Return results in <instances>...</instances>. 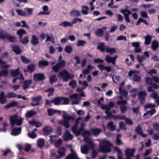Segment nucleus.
<instances>
[{"mask_svg": "<svg viewBox=\"0 0 159 159\" xmlns=\"http://www.w3.org/2000/svg\"><path fill=\"white\" fill-rule=\"evenodd\" d=\"M62 112L63 113L62 117L63 119L59 121L58 123L61 125H63L65 128H68L70 127V125L69 124L70 121L74 120L75 118L74 117L68 114L64 111H63Z\"/></svg>", "mask_w": 159, "mask_h": 159, "instance_id": "nucleus-1", "label": "nucleus"}, {"mask_svg": "<svg viewBox=\"0 0 159 159\" xmlns=\"http://www.w3.org/2000/svg\"><path fill=\"white\" fill-rule=\"evenodd\" d=\"M98 140L100 141V151L105 152H109L111 151V147L112 144L110 142L105 139L100 141L99 139Z\"/></svg>", "mask_w": 159, "mask_h": 159, "instance_id": "nucleus-2", "label": "nucleus"}, {"mask_svg": "<svg viewBox=\"0 0 159 159\" xmlns=\"http://www.w3.org/2000/svg\"><path fill=\"white\" fill-rule=\"evenodd\" d=\"M81 119V117H79L78 118L76 121L75 125L72 127V129L73 132L77 136L79 135L80 134V132H81L83 134V133L84 132L85 130L84 128V127L85 125V124L84 123H82L81 124L80 128L79 130H76V129L77 127V124L78 123L79 121Z\"/></svg>", "mask_w": 159, "mask_h": 159, "instance_id": "nucleus-3", "label": "nucleus"}, {"mask_svg": "<svg viewBox=\"0 0 159 159\" xmlns=\"http://www.w3.org/2000/svg\"><path fill=\"white\" fill-rule=\"evenodd\" d=\"M73 75H71L68 71L64 70L61 71L58 74V77L64 81H67L69 79H71L74 77Z\"/></svg>", "mask_w": 159, "mask_h": 159, "instance_id": "nucleus-4", "label": "nucleus"}, {"mask_svg": "<svg viewBox=\"0 0 159 159\" xmlns=\"http://www.w3.org/2000/svg\"><path fill=\"white\" fill-rule=\"evenodd\" d=\"M91 135L90 133L88 131L85 130L83 133V136L84 137V141L86 143L89 145V148H93L94 146V144L91 139L88 138V136H90Z\"/></svg>", "mask_w": 159, "mask_h": 159, "instance_id": "nucleus-5", "label": "nucleus"}, {"mask_svg": "<svg viewBox=\"0 0 159 159\" xmlns=\"http://www.w3.org/2000/svg\"><path fill=\"white\" fill-rule=\"evenodd\" d=\"M11 124L13 125L15 124L17 125H20L22 123V118H18L17 115L15 114L11 116L10 118Z\"/></svg>", "mask_w": 159, "mask_h": 159, "instance_id": "nucleus-6", "label": "nucleus"}, {"mask_svg": "<svg viewBox=\"0 0 159 159\" xmlns=\"http://www.w3.org/2000/svg\"><path fill=\"white\" fill-rule=\"evenodd\" d=\"M147 93L145 91H142L138 92V98L141 103H144L145 102V98Z\"/></svg>", "mask_w": 159, "mask_h": 159, "instance_id": "nucleus-7", "label": "nucleus"}, {"mask_svg": "<svg viewBox=\"0 0 159 159\" xmlns=\"http://www.w3.org/2000/svg\"><path fill=\"white\" fill-rule=\"evenodd\" d=\"M66 148L64 147H61L59 148L57 151L58 155L56 156V158L57 159H59L65 156L66 155Z\"/></svg>", "mask_w": 159, "mask_h": 159, "instance_id": "nucleus-8", "label": "nucleus"}, {"mask_svg": "<svg viewBox=\"0 0 159 159\" xmlns=\"http://www.w3.org/2000/svg\"><path fill=\"white\" fill-rule=\"evenodd\" d=\"M117 56L111 57L109 55H107L105 56V61L108 63H111L113 65L115 64V62Z\"/></svg>", "mask_w": 159, "mask_h": 159, "instance_id": "nucleus-9", "label": "nucleus"}, {"mask_svg": "<svg viewBox=\"0 0 159 159\" xmlns=\"http://www.w3.org/2000/svg\"><path fill=\"white\" fill-rule=\"evenodd\" d=\"M50 143L53 144L57 148L60 147L62 144V140L61 139H51L50 140Z\"/></svg>", "mask_w": 159, "mask_h": 159, "instance_id": "nucleus-10", "label": "nucleus"}, {"mask_svg": "<svg viewBox=\"0 0 159 159\" xmlns=\"http://www.w3.org/2000/svg\"><path fill=\"white\" fill-rule=\"evenodd\" d=\"M78 96V94H75L70 96V98L72 100V104L76 105L78 104L80 101Z\"/></svg>", "mask_w": 159, "mask_h": 159, "instance_id": "nucleus-11", "label": "nucleus"}, {"mask_svg": "<svg viewBox=\"0 0 159 159\" xmlns=\"http://www.w3.org/2000/svg\"><path fill=\"white\" fill-rule=\"evenodd\" d=\"M34 79L35 81H41L44 80L45 77L43 74L38 73L34 74Z\"/></svg>", "mask_w": 159, "mask_h": 159, "instance_id": "nucleus-12", "label": "nucleus"}, {"mask_svg": "<svg viewBox=\"0 0 159 159\" xmlns=\"http://www.w3.org/2000/svg\"><path fill=\"white\" fill-rule=\"evenodd\" d=\"M134 149H131L129 148L126 149L125 151L126 157H133L134 156V153L135 151Z\"/></svg>", "mask_w": 159, "mask_h": 159, "instance_id": "nucleus-13", "label": "nucleus"}, {"mask_svg": "<svg viewBox=\"0 0 159 159\" xmlns=\"http://www.w3.org/2000/svg\"><path fill=\"white\" fill-rule=\"evenodd\" d=\"M107 128L109 130L113 131L116 129V125L112 121H111L107 125Z\"/></svg>", "mask_w": 159, "mask_h": 159, "instance_id": "nucleus-14", "label": "nucleus"}, {"mask_svg": "<svg viewBox=\"0 0 159 159\" xmlns=\"http://www.w3.org/2000/svg\"><path fill=\"white\" fill-rule=\"evenodd\" d=\"M43 133L45 136H47L52 131V129L51 126H47L43 129Z\"/></svg>", "mask_w": 159, "mask_h": 159, "instance_id": "nucleus-15", "label": "nucleus"}, {"mask_svg": "<svg viewBox=\"0 0 159 159\" xmlns=\"http://www.w3.org/2000/svg\"><path fill=\"white\" fill-rule=\"evenodd\" d=\"M73 138V135L71 134L68 130L66 131L63 135V139L65 141L71 140Z\"/></svg>", "mask_w": 159, "mask_h": 159, "instance_id": "nucleus-16", "label": "nucleus"}, {"mask_svg": "<svg viewBox=\"0 0 159 159\" xmlns=\"http://www.w3.org/2000/svg\"><path fill=\"white\" fill-rule=\"evenodd\" d=\"M89 149L87 144H84L80 147L81 152L83 154H87L89 152Z\"/></svg>", "mask_w": 159, "mask_h": 159, "instance_id": "nucleus-17", "label": "nucleus"}, {"mask_svg": "<svg viewBox=\"0 0 159 159\" xmlns=\"http://www.w3.org/2000/svg\"><path fill=\"white\" fill-rule=\"evenodd\" d=\"M66 159H80L76 152H73L69 154L66 157Z\"/></svg>", "mask_w": 159, "mask_h": 159, "instance_id": "nucleus-18", "label": "nucleus"}, {"mask_svg": "<svg viewBox=\"0 0 159 159\" xmlns=\"http://www.w3.org/2000/svg\"><path fill=\"white\" fill-rule=\"evenodd\" d=\"M117 118L120 120L122 119L123 120H125L126 123L129 125H132L133 124L132 121L130 119L128 118H126L124 116H118L117 117Z\"/></svg>", "mask_w": 159, "mask_h": 159, "instance_id": "nucleus-19", "label": "nucleus"}, {"mask_svg": "<svg viewBox=\"0 0 159 159\" xmlns=\"http://www.w3.org/2000/svg\"><path fill=\"white\" fill-rule=\"evenodd\" d=\"M32 80H25L23 83V88L26 90L29 87V85L32 84Z\"/></svg>", "mask_w": 159, "mask_h": 159, "instance_id": "nucleus-20", "label": "nucleus"}, {"mask_svg": "<svg viewBox=\"0 0 159 159\" xmlns=\"http://www.w3.org/2000/svg\"><path fill=\"white\" fill-rule=\"evenodd\" d=\"M70 15L72 16H80L81 14L80 12L77 10H73L70 12Z\"/></svg>", "mask_w": 159, "mask_h": 159, "instance_id": "nucleus-21", "label": "nucleus"}, {"mask_svg": "<svg viewBox=\"0 0 159 159\" xmlns=\"http://www.w3.org/2000/svg\"><path fill=\"white\" fill-rule=\"evenodd\" d=\"M136 131L137 134L141 135L142 137H145L147 136L146 135L143 134L142 127L138 125L137 127Z\"/></svg>", "mask_w": 159, "mask_h": 159, "instance_id": "nucleus-22", "label": "nucleus"}, {"mask_svg": "<svg viewBox=\"0 0 159 159\" xmlns=\"http://www.w3.org/2000/svg\"><path fill=\"white\" fill-rule=\"evenodd\" d=\"M62 98L61 97H56L52 100V102L55 105H59Z\"/></svg>", "mask_w": 159, "mask_h": 159, "instance_id": "nucleus-23", "label": "nucleus"}, {"mask_svg": "<svg viewBox=\"0 0 159 159\" xmlns=\"http://www.w3.org/2000/svg\"><path fill=\"white\" fill-rule=\"evenodd\" d=\"M7 101L6 97L5 96V93L2 92L0 93V102L2 104H5Z\"/></svg>", "mask_w": 159, "mask_h": 159, "instance_id": "nucleus-24", "label": "nucleus"}, {"mask_svg": "<svg viewBox=\"0 0 159 159\" xmlns=\"http://www.w3.org/2000/svg\"><path fill=\"white\" fill-rule=\"evenodd\" d=\"M0 67L3 68H7L11 66L10 65L6 64V62L3 61L1 58H0Z\"/></svg>", "mask_w": 159, "mask_h": 159, "instance_id": "nucleus-25", "label": "nucleus"}, {"mask_svg": "<svg viewBox=\"0 0 159 159\" xmlns=\"http://www.w3.org/2000/svg\"><path fill=\"white\" fill-rule=\"evenodd\" d=\"M105 51L107 53H109L111 54L116 53V50L115 48H111L110 47H107L105 48Z\"/></svg>", "mask_w": 159, "mask_h": 159, "instance_id": "nucleus-26", "label": "nucleus"}, {"mask_svg": "<svg viewBox=\"0 0 159 159\" xmlns=\"http://www.w3.org/2000/svg\"><path fill=\"white\" fill-rule=\"evenodd\" d=\"M32 40L31 43L34 45H36L39 44V39L38 37L35 35H32Z\"/></svg>", "mask_w": 159, "mask_h": 159, "instance_id": "nucleus-27", "label": "nucleus"}, {"mask_svg": "<svg viewBox=\"0 0 159 159\" xmlns=\"http://www.w3.org/2000/svg\"><path fill=\"white\" fill-rule=\"evenodd\" d=\"M144 39L145 42L144 43L145 45H148L150 43L152 37L150 35L148 34L145 36L144 37Z\"/></svg>", "mask_w": 159, "mask_h": 159, "instance_id": "nucleus-28", "label": "nucleus"}, {"mask_svg": "<svg viewBox=\"0 0 159 159\" xmlns=\"http://www.w3.org/2000/svg\"><path fill=\"white\" fill-rule=\"evenodd\" d=\"M102 130L100 129L95 128L91 130L94 136H97L99 135L101 132Z\"/></svg>", "mask_w": 159, "mask_h": 159, "instance_id": "nucleus-29", "label": "nucleus"}, {"mask_svg": "<svg viewBox=\"0 0 159 159\" xmlns=\"http://www.w3.org/2000/svg\"><path fill=\"white\" fill-rule=\"evenodd\" d=\"M89 8L87 6H83L82 7V13L84 15H87L88 14V11Z\"/></svg>", "mask_w": 159, "mask_h": 159, "instance_id": "nucleus-30", "label": "nucleus"}, {"mask_svg": "<svg viewBox=\"0 0 159 159\" xmlns=\"http://www.w3.org/2000/svg\"><path fill=\"white\" fill-rule=\"evenodd\" d=\"M59 25H60L64 27L68 26L72 27L73 26V25L70 23L66 21L62 22L60 23Z\"/></svg>", "mask_w": 159, "mask_h": 159, "instance_id": "nucleus-31", "label": "nucleus"}, {"mask_svg": "<svg viewBox=\"0 0 159 159\" xmlns=\"http://www.w3.org/2000/svg\"><path fill=\"white\" fill-rule=\"evenodd\" d=\"M159 46L158 42L157 41H153L151 46V48L153 50H155Z\"/></svg>", "mask_w": 159, "mask_h": 159, "instance_id": "nucleus-32", "label": "nucleus"}, {"mask_svg": "<svg viewBox=\"0 0 159 159\" xmlns=\"http://www.w3.org/2000/svg\"><path fill=\"white\" fill-rule=\"evenodd\" d=\"M44 140L42 139H40L38 140L37 145L38 147L40 148H42L44 145Z\"/></svg>", "mask_w": 159, "mask_h": 159, "instance_id": "nucleus-33", "label": "nucleus"}, {"mask_svg": "<svg viewBox=\"0 0 159 159\" xmlns=\"http://www.w3.org/2000/svg\"><path fill=\"white\" fill-rule=\"evenodd\" d=\"M29 123L30 125H34L37 127H39L41 126V124L40 122L37 121H36L34 120H33L30 121Z\"/></svg>", "mask_w": 159, "mask_h": 159, "instance_id": "nucleus-34", "label": "nucleus"}, {"mask_svg": "<svg viewBox=\"0 0 159 159\" xmlns=\"http://www.w3.org/2000/svg\"><path fill=\"white\" fill-rule=\"evenodd\" d=\"M16 33L20 36V39H21L22 35L26 34V31L24 29H20L17 31Z\"/></svg>", "mask_w": 159, "mask_h": 159, "instance_id": "nucleus-35", "label": "nucleus"}, {"mask_svg": "<svg viewBox=\"0 0 159 159\" xmlns=\"http://www.w3.org/2000/svg\"><path fill=\"white\" fill-rule=\"evenodd\" d=\"M49 63L48 61L45 60H43L40 61L39 62V67H41L42 66H46L48 65Z\"/></svg>", "mask_w": 159, "mask_h": 159, "instance_id": "nucleus-36", "label": "nucleus"}, {"mask_svg": "<svg viewBox=\"0 0 159 159\" xmlns=\"http://www.w3.org/2000/svg\"><path fill=\"white\" fill-rule=\"evenodd\" d=\"M21 132V128H16L14 129L12 132L11 133V134L14 135L16 136L19 134Z\"/></svg>", "mask_w": 159, "mask_h": 159, "instance_id": "nucleus-37", "label": "nucleus"}, {"mask_svg": "<svg viewBox=\"0 0 159 159\" xmlns=\"http://www.w3.org/2000/svg\"><path fill=\"white\" fill-rule=\"evenodd\" d=\"M46 39L45 40L46 42H47L48 41H50L53 43H54V38L52 35L50 36L48 34H46Z\"/></svg>", "mask_w": 159, "mask_h": 159, "instance_id": "nucleus-38", "label": "nucleus"}, {"mask_svg": "<svg viewBox=\"0 0 159 159\" xmlns=\"http://www.w3.org/2000/svg\"><path fill=\"white\" fill-rule=\"evenodd\" d=\"M57 79V78L55 75H52L49 77V80L51 84H52L53 82L56 81Z\"/></svg>", "mask_w": 159, "mask_h": 159, "instance_id": "nucleus-39", "label": "nucleus"}, {"mask_svg": "<svg viewBox=\"0 0 159 159\" xmlns=\"http://www.w3.org/2000/svg\"><path fill=\"white\" fill-rule=\"evenodd\" d=\"M120 11L124 15V14L129 15L131 14V12L127 8L121 9Z\"/></svg>", "mask_w": 159, "mask_h": 159, "instance_id": "nucleus-40", "label": "nucleus"}, {"mask_svg": "<svg viewBox=\"0 0 159 159\" xmlns=\"http://www.w3.org/2000/svg\"><path fill=\"white\" fill-rule=\"evenodd\" d=\"M24 10L25 12H27V13H26L27 16L33 15V8L26 7L25 8Z\"/></svg>", "mask_w": 159, "mask_h": 159, "instance_id": "nucleus-41", "label": "nucleus"}, {"mask_svg": "<svg viewBox=\"0 0 159 159\" xmlns=\"http://www.w3.org/2000/svg\"><path fill=\"white\" fill-rule=\"evenodd\" d=\"M13 51L16 54H19L21 53V51L19 47L18 46H15L13 47Z\"/></svg>", "mask_w": 159, "mask_h": 159, "instance_id": "nucleus-42", "label": "nucleus"}, {"mask_svg": "<svg viewBox=\"0 0 159 159\" xmlns=\"http://www.w3.org/2000/svg\"><path fill=\"white\" fill-rule=\"evenodd\" d=\"M36 114V112L35 111L30 110L26 113V116L27 117L30 118Z\"/></svg>", "mask_w": 159, "mask_h": 159, "instance_id": "nucleus-43", "label": "nucleus"}, {"mask_svg": "<svg viewBox=\"0 0 159 159\" xmlns=\"http://www.w3.org/2000/svg\"><path fill=\"white\" fill-rule=\"evenodd\" d=\"M16 11L18 14L19 16H27V14L25 11H23L21 10L18 9L16 10Z\"/></svg>", "mask_w": 159, "mask_h": 159, "instance_id": "nucleus-44", "label": "nucleus"}, {"mask_svg": "<svg viewBox=\"0 0 159 159\" xmlns=\"http://www.w3.org/2000/svg\"><path fill=\"white\" fill-rule=\"evenodd\" d=\"M101 108L102 109L106 110V113L107 114H109V112L110 110L108 105L103 104L101 107Z\"/></svg>", "mask_w": 159, "mask_h": 159, "instance_id": "nucleus-45", "label": "nucleus"}, {"mask_svg": "<svg viewBox=\"0 0 159 159\" xmlns=\"http://www.w3.org/2000/svg\"><path fill=\"white\" fill-rule=\"evenodd\" d=\"M105 47L104 43H100L98 45V48L101 52H104L105 50Z\"/></svg>", "mask_w": 159, "mask_h": 159, "instance_id": "nucleus-46", "label": "nucleus"}, {"mask_svg": "<svg viewBox=\"0 0 159 159\" xmlns=\"http://www.w3.org/2000/svg\"><path fill=\"white\" fill-rule=\"evenodd\" d=\"M91 67L93 68V67L91 66L90 65H88L87 66V68L83 70V74L85 75L88 74L89 73V70H90Z\"/></svg>", "mask_w": 159, "mask_h": 159, "instance_id": "nucleus-47", "label": "nucleus"}, {"mask_svg": "<svg viewBox=\"0 0 159 159\" xmlns=\"http://www.w3.org/2000/svg\"><path fill=\"white\" fill-rule=\"evenodd\" d=\"M132 79L134 81L139 82L141 80V77L137 73L133 77Z\"/></svg>", "mask_w": 159, "mask_h": 159, "instance_id": "nucleus-48", "label": "nucleus"}, {"mask_svg": "<svg viewBox=\"0 0 159 159\" xmlns=\"http://www.w3.org/2000/svg\"><path fill=\"white\" fill-rule=\"evenodd\" d=\"M35 69V65L34 64L29 65L28 67V71L29 72H32Z\"/></svg>", "mask_w": 159, "mask_h": 159, "instance_id": "nucleus-49", "label": "nucleus"}, {"mask_svg": "<svg viewBox=\"0 0 159 159\" xmlns=\"http://www.w3.org/2000/svg\"><path fill=\"white\" fill-rule=\"evenodd\" d=\"M17 104V103L16 102H11V103L5 106V107H6L7 109H8L10 107H14L16 106Z\"/></svg>", "mask_w": 159, "mask_h": 159, "instance_id": "nucleus-50", "label": "nucleus"}, {"mask_svg": "<svg viewBox=\"0 0 159 159\" xmlns=\"http://www.w3.org/2000/svg\"><path fill=\"white\" fill-rule=\"evenodd\" d=\"M19 69H17L15 70H12L11 71V74L14 76H16L18 75L20 73L19 71Z\"/></svg>", "mask_w": 159, "mask_h": 159, "instance_id": "nucleus-51", "label": "nucleus"}, {"mask_svg": "<svg viewBox=\"0 0 159 159\" xmlns=\"http://www.w3.org/2000/svg\"><path fill=\"white\" fill-rule=\"evenodd\" d=\"M16 97V94L12 92L8 93L6 96V97L7 98H14Z\"/></svg>", "mask_w": 159, "mask_h": 159, "instance_id": "nucleus-52", "label": "nucleus"}, {"mask_svg": "<svg viewBox=\"0 0 159 159\" xmlns=\"http://www.w3.org/2000/svg\"><path fill=\"white\" fill-rule=\"evenodd\" d=\"M72 50V47L69 46H66L64 49L65 51L68 53H70Z\"/></svg>", "mask_w": 159, "mask_h": 159, "instance_id": "nucleus-53", "label": "nucleus"}, {"mask_svg": "<svg viewBox=\"0 0 159 159\" xmlns=\"http://www.w3.org/2000/svg\"><path fill=\"white\" fill-rule=\"evenodd\" d=\"M145 81L147 85H151L152 84V80L151 78L150 77H147Z\"/></svg>", "mask_w": 159, "mask_h": 159, "instance_id": "nucleus-54", "label": "nucleus"}, {"mask_svg": "<svg viewBox=\"0 0 159 159\" xmlns=\"http://www.w3.org/2000/svg\"><path fill=\"white\" fill-rule=\"evenodd\" d=\"M137 59L138 61L140 63H142L143 61L146 59V58L143 56H142L140 57L139 55L137 56Z\"/></svg>", "mask_w": 159, "mask_h": 159, "instance_id": "nucleus-55", "label": "nucleus"}, {"mask_svg": "<svg viewBox=\"0 0 159 159\" xmlns=\"http://www.w3.org/2000/svg\"><path fill=\"white\" fill-rule=\"evenodd\" d=\"M21 42L24 44H26L29 42L28 37H25L23 39H21Z\"/></svg>", "mask_w": 159, "mask_h": 159, "instance_id": "nucleus-56", "label": "nucleus"}, {"mask_svg": "<svg viewBox=\"0 0 159 159\" xmlns=\"http://www.w3.org/2000/svg\"><path fill=\"white\" fill-rule=\"evenodd\" d=\"M96 34L98 37H100L103 36V34L102 30L101 29L98 30L96 32Z\"/></svg>", "mask_w": 159, "mask_h": 159, "instance_id": "nucleus-57", "label": "nucleus"}, {"mask_svg": "<svg viewBox=\"0 0 159 159\" xmlns=\"http://www.w3.org/2000/svg\"><path fill=\"white\" fill-rule=\"evenodd\" d=\"M118 28L117 25H113L111 26L110 28V32L111 33L114 32L116 31Z\"/></svg>", "mask_w": 159, "mask_h": 159, "instance_id": "nucleus-58", "label": "nucleus"}, {"mask_svg": "<svg viewBox=\"0 0 159 159\" xmlns=\"http://www.w3.org/2000/svg\"><path fill=\"white\" fill-rule=\"evenodd\" d=\"M86 43V42L84 40H79L76 43V45L78 46L84 45Z\"/></svg>", "mask_w": 159, "mask_h": 159, "instance_id": "nucleus-59", "label": "nucleus"}, {"mask_svg": "<svg viewBox=\"0 0 159 159\" xmlns=\"http://www.w3.org/2000/svg\"><path fill=\"white\" fill-rule=\"evenodd\" d=\"M7 39L11 42H15L16 40V39L15 37L11 36L9 34L7 36Z\"/></svg>", "mask_w": 159, "mask_h": 159, "instance_id": "nucleus-60", "label": "nucleus"}, {"mask_svg": "<svg viewBox=\"0 0 159 159\" xmlns=\"http://www.w3.org/2000/svg\"><path fill=\"white\" fill-rule=\"evenodd\" d=\"M76 82L74 80H72L70 81L69 84V85L73 88L76 87Z\"/></svg>", "mask_w": 159, "mask_h": 159, "instance_id": "nucleus-61", "label": "nucleus"}, {"mask_svg": "<svg viewBox=\"0 0 159 159\" xmlns=\"http://www.w3.org/2000/svg\"><path fill=\"white\" fill-rule=\"evenodd\" d=\"M8 74V70L5 69L0 71V76H6Z\"/></svg>", "mask_w": 159, "mask_h": 159, "instance_id": "nucleus-62", "label": "nucleus"}, {"mask_svg": "<svg viewBox=\"0 0 159 159\" xmlns=\"http://www.w3.org/2000/svg\"><path fill=\"white\" fill-rule=\"evenodd\" d=\"M52 68L53 70L56 72L58 71L61 69L57 63L54 66H52Z\"/></svg>", "mask_w": 159, "mask_h": 159, "instance_id": "nucleus-63", "label": "nucleus"}, {"mask_svg": "<svg viewBox=\"0 0 159 159\" xmlns=\"http://www.w3.org/2000/svg\"><path fill=\"white\" fill-rule=\"evenodd\" d=\"M54 89L53 88L49 89L48 90H46L45 92L48 93V96L49 97L51 95H53Z\"/></svg>", "mask_w": 159, "mask_h": 159, "instance_id": "nucleus-64", "label": "nucleus"}]
</instances>
